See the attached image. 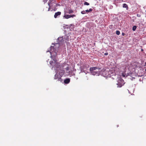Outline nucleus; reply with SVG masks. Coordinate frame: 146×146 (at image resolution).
<instances>
[{"instance_id":"obj_10","label":"nucleus","mask_w":146,"mask_h":146,"mask_svg":"<svg viewBox=\"0 0 146 146\" xmlns=\"http://www.w3.org/2000/svg\"><path fill=\"white\" fill-rule=\"evenodd\" d=\"M92 9H89V10H86L85 11H86V12H87V13H88V12H91L92 11Z\"/></svg>"},{"instance_id":"obj_14","label":"nucleus","mask_w":146,"mask_h":146,"mask_svg":"<svg viewBox=\"0 0 146 146\" xmlns=\"http://www.w3.org/2000/svg\"><path fill=\"white\" fill-rule=\"evenodd\" d=\"M84 5H89V3L85 1L84 3Z\"/></svg>"},{"instance_id":"obj_16","label":"nucleus","mask_w":146,"mask_h":146,"mask_svg":"<svg viewBox=\"0 0 146 146\" xmlns=\"http://www.w3.org/2000/svg\"><path fill=\"white\" fill-rule=\"evenodd\" d=\"M120 32L119 31H116V34L117 35H119L120 34Z\"/></svg>"},{"instance_id":"obj_12","label":"nucleus","mask_w":146,"mask_h":146,"mask_svg":"<svg viewBox=\"0 0 146 146\" xmlns=\"http://www.w3.org/2000/svg\"><path fill=\"white\" fill-rule=\"evenodd\" d=\"M64 39H65V40H69V37L68 36H67V35H65L64 37Z\"/></svg>"},{"instance_id":"obj_19","label":"nucleus","mask_w":146,"mask_h":146,"mask_svg":"<svg viewBox=\"0 0 146 146\" xmlns=\"http://www.w3.org/2000/svg\"><path fill=\"white\" fill-rule=\"evenodd\" d=\"M70 27H71V28H74V25L71 24L70 25Z\"/></svg>"},{"instance_id":"obj_2","label":"nucleus","mask_w":146,"mask_h":146,"mask_svg":"<svg viewBox=\"0 0 146 146\" xmlns=\"http://www.w3.org/2000/svg\"><path fill=\"white\" fill-rule=\"evenodd\" d=\"M100 68L96 67H91L90 70L91 74L93 75L99 76L100 74V72L99 71Z\"/></svg>"},{"instance_id":"obj_21","label":"nucleus","mask_w":146,"mask_h":146,"mask_svg":"<svg viewBox=\"0 0 146 146\" xmlns=\"http://www.w3.org/2000/svg\"><path fill=\"white\" fill-rule=\"evenodd\" d=\"M108 53H107V52H106V53H104V55H108Z\"/></svg>"},{"instance_id":"obj_25","label":"nucleus","mask_w":146,"mask_h":146,"mask_svg":"<svg viewBox=\"0 0 146 146\" xmlns=\"http://www.w3.org/2000/svg\"><path fill=\"white\" fill-rule=\"evenodd\" d=\"M145 71L146 72V69H145Z\"/></svg>"},{"instance_id":"obj_11","label":"nucleus","mask_w":146,"mask_h":146,"mask_svg":"<svg viewBox=\"0 0 146 146\" xmlns=\"http://www.w3.org/2000/svg\"><path fill=\"white\" fill-rule=\"evenodd\" d=\"M82 68H82L81 67H80V70H81V72H84L86 73V72H85V70H84Z\"/></svg>"},{"instance_id":"obj_24","label":"nucleus","mask_w":146,"mask_h":146,"mask_svg":"<svg viewBox=\"0 0 146 146\" xmlns=\"http://www.w3.org/2000/svg\"><path fill=\"white\" fill-rule=\"evenodd\" d=\"M145 66H146V62L145 63Z\"/></svg>"},{"instance_id":"obj_1","label":"nucleus","mask_w":146,"mask_h":146,"mask_svg":"<svg viewBox=\"0 0 146 146\" xmlns=\"http://www.w3.org/2000/svg\"><path fill=\"white\" fill-rule=\"evenodd\" d=\"M63 38L62 37L58 38V40L59 41L58 43L54 44L53 46H51L50 49L47 51V52H49L51 55L50 57L53 61L50 62V67L52 68V70H54L56 72L54 77V79H58V80L61 82H62L61 77L64 70H62L63 67L60 63L57 62L56 57L57 55L60 54L62 51V49L60 46V42H62Z\"/></svg>"},{"instance_id":"obj_22","label":"nucleus","mask_w":146,"mask_h":146,"mask_svg":"<svg viewBox=\"0 0 146 146\" xmlns=\"http://www.w3.org/2000/svg\"><path fill=\"white\" fill-rule=\"evenodd\" d=\"M125 33H122V35H123V36H124L125 35Z\"/></svg>"},{"instance_id":"obj_20","label":"nucleus","mask_w":146,"mask_h":146,"mask_svg":"<svg viewBox=\"0 0 146 146\" xmlns=\"http://www.w3.org/2000/svg\"><path fill=\"white\" fill-rule=\"evenodd\" d=\"M48 5L49 6V7L48 8V11H49L50 10V6L49 5V4L48 3Z\"/></svg>"},{"instance_id":"obj_4","label":"nucleus","mask_w":146,"mask_h":146,"mask_svg":"<svg viewBox=\"0 0 146 146\" xmlns=\"http://www.w3.org/2000/svg\"><path fill=\"white\" fill-rule=\"evenodd\" d=\"M104 71L102 72V71L100 72V74L102 75L103 76L105 77H110L111 76L109 74V72L104 70Z\"/></svg>"},{"instance_id":"obj_5","label":"nucleus","mask_w":146,"mask_h":146,"mask_svg":"<svg viewBox=\"0 0 146 146\" xmlns=\"http://www.w3.org/2000/svg\"><path fill=\"white\" fill-rule=\"evenodd\" d=\"M76 15H65L64 17L65 18V19H68L69 18L71 17H75Z\"/></svg>"},{"instance_id":"obj_23","label":"nucleus","mask_w":146,"mask_h":146,"mask_svg":"<svg viewBox=\"0 0 146 146\" xmlns=\"http://www.w3.org/2000/svg\"><path fill=\"white\" fill-rule=\"evenodd\" d=\"M137 16L138 17H140V15L139 14H137Z\"/></svg>"},{"instance_id":"obj_18","label":"nucleus","mask_w":146,"mask_h":146,"mask_svg":"<svg viewBox=\"0 0 146 146\" xmlns=\"http://www.w3.org/2000/svg\"><path fill=\"white\" fill-rule=\"evenodd\" d=\"M73 12V11L72 10H69L68 13H72Z\"/></svg>"},{"instance_id":"obj_7","label":"nucleus","mask_w":146,"mask_h":146,"mask_svg":"<svg viewBox=\"0 0 146 146\" xmlns=\"http://www.w3.org/2000/svg\"><path fill=\"white\" fill-rule=\"evenodd\" d=\"M61 14V13L60 12L58 11L56 13L54 16V17L55 18L57 17L58 16H60Z\"/></svg>"},{"instance_id":"obj_3","label":"nucleus","mask_w":146,"mask_h":146,"mask_svg":"<svg viewBox=\"0 0 146 146\" xmlns=\"http://www.w3.org/2000/svg\"><path fill=\"white\" fill-rule=\"evenodd\" d=\"M117 83L116 84L117 85V87L121 88L124 84L123 80L120 77H119L117 80Z\"/></svg>"},{"instance_id":"obj_15","label":"nucleus","mask_w":146,"mask_h":146,"mask_svg":"<svg viewBox=\"0 0 146 146\" xmlns=\"http://www.w3.org/2000/svg\"><path fill=\"white\" fill-rule=\"evenodd\" d=\"M65 69L66 70V72H69V67H66L65 68Z\"/></svg>"},{"instance_id":"obj_9","label":"nucleus","mask_w":146,"mask_h":146,"mask_svg":"<svg viewBox=\"0 0 146 146\" xmlns=\"http://www.w3.org/2000/svg\"><path fill=\"white\" fill-rule=\"evenodd\" d=\"M123 8H126L127 10L128 9V7L127 5L125 3L123 4Z\"/></svg>"},{"instance_id":"obj_17","label":"nucleus","mask_w":146,"mask_h":146,"mask_svg":"<svg viewBox=\"0 0 146 146\" xmlns=\"http://www.w3.org/2000/svg\"><path fill=\"white\" fill-rule=\"evenodd\" d=\"M81 14H85L86 13V11H82L81 12Z\"/></svg>"},{"instance_id":"obj_8","label":"nucleus","mask_w":146,"mask_h":146,"mask_svg":"<svg viewBox=\"0 0 146 146\" xmlns=\"http://www.w3.org/2000/svg\"><path fill=\"white\" fill-rule=\"evenodd\" d=\"M70 80L69 78H67L65 79L64 80V82L65 84H68L70 82Z\"/></svg>"},{"instance_id":"obj_13","label":"nucleus","mask_w":146,"mask_h":146,"mask_svg":"<svg viewBox=\"0 0 146 146\" xmlns=\"http://www.w3.org/2000/svg\"><path fill=\"white\" fill-rule=\"evenodd\" d=\"M137 28V27L136 26H134L132 28V30L133 31H135Z\"/></svg>"},{"instance_id":"obj_6","label":"nucleus","mask_w":146,"mask_h":146,"mask_svg":"<svg viewBox=\"0 0 146 146\" xmlns=\"http://www.w3.org/2000/svg\"><path fill=\"white\" fill-rule=\"evenodd\" d=\"M80 67H81L82 68H82L84 70H85L86 71L89 67V65L87 64H85L83 66H81Z\"/></svg>"}]
</instances>
